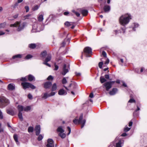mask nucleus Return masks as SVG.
Wrapping results in <instances>:
<instances>
[{
	"label": "nucleus",
	"mask_w": 147,
	"mask_h": 147,
	"mask_svg": "<svg viewBox=\"0 0 147 147\" xmlns=\"http://www.w3.org/2000/svg\"><path fill=\"white\" fill-rule=\"evenodd\" d=\"M131 19L130 14L126 13L122 15L119 18L120 23L123 26H125L128 24Z\"/></svg>",
	"instance_id": "nucleus-1"
},
{
	"label": "nucleus",
	"mask_w": 147,
	"mask_h": 147,
	"mask_svg": "<svg viewBox=\"0 0 147 147\" xmlns=\"http://www.w3.org/2000/svg\"><path fill=\"white\" fill-rule=\"evenodd\" d=\"M20 23L18 21L16 22L14 24H12L10 25V27H17L18 26L17 30L20 31L22 30L24 28L26 25V23L24 22L22 23L20 25Z\"/></svg>",
	"instance_id": "nucleus-2"
},
{
	"label": "nucleus",
	"mask_w": 147,
	"mask_h": 147,
	"mask_svg": "<svg viewBox=\"0 0 147 147\" xmlns=\"http://www.w3.org/2000/svg\"><path fill=\"white\" fill-rule=\"evenodd\" d=\"M83 117V115L82 114L80 115L79 120L76 118L73 120V122L75 124H82L81 128L83 127L86 123V120L85 119H82Z\"/></svg>",
	"instance_id": "nucleus-3"
},
{
	"label": "nucleus",
	"mask_w": 147,
	"mask_h": 147,
	"mask_svg": "<svg viewBox=\"0 0 147 147\" xmlns=\"http://www.w3.org/2000/svg\"><path fill=\"white\" fill-rule=\"evenodd\" d=\"M9 103L8 99L4 96L0 97V107L3 108Z\"/></svg>",
	"instance_id": "nucleus-4"
},
{
	"label": "nucleus",
	"mask_w": 147,
	"mask_h": 147,
	"mask_svg": "<svg viewBox=\"0 0 147 147\" xmlns=\"http://www.w3.org/2000/svg\"><path fill=\"white\" fill-rule=\"evenodd\" d=\"M57 131L59 132V136L62 138H64L66 137V134L64 133V130L63 129L62 127H59L57 129Z\"/></svg>",
	"instance_id": "nucleus-5"
},
{
	"label": "nucleus",
	"mask_w": 147,
	"mask_h": 147,
	"mask_svg": "<svg viewBox=\"0 0 147 147\" xmlns=\"http://www.w3.org/2000/svg\"><path fill=\"white\" fill-rule=\"evenodd\" d=\"M111 79L110 78L108 74H106L104 77L101 76L100 77V81L101 83H104L107 81L111 80Z\"/></svg>",
	"instance_id": "nucleus-6"
},
{
	"label": "nucleus",
	"mask_w": 147,
	"mask_h": 147,
	"mask_svg": "<svg viewBox=\"0 0 147 147\" xmlns=\"http://www.w3.org/2000/svg\"><path fill=\"white\" fill-rule=\"evenodd\" d=\"M84 52L86 57H90L89 55L92 53V49L90 47H86L84 49Z\"/></svg>",
	"instance_id": "nucleus-7"
},
{
	"label": "nucleus",
	"mask_w": 147,
	"mask_h": 147,
	"mask_svg": "<svg viewBox=\"0 0 147 147\" xmlns=\"http://www.w3.org/2000/svg\"><path fill=\"white\" fill-rule=\"evenodd\" d=\"M21 85L23 88L24 89L30 88L32 89H34L35 88V87L31 84V83H22Z\"/></svg>",
	"instance_id": "nucleus-8"
},
{
	"label": "nucleus",
	"mask_w": 147,
	"mask_h": 147,
	"mask_svg": "<svg viewBox=\"0 0 147 147\" xmlns=\"http://www.w3.org/2000/svg\"><path fill=\"white\" fill-rule=\"evenodd\" d=\"M68 68L69 67H67L66 64H64L62 69V71L61 73L62 74L63 76L65 75L66 73L68 72Z\"/></svg>",
	"instance_id": "nucleus-9"
},
{
	"label": "nucleus",
	"mask_w": 147,
	"mask_h": 147,
	"mask_svg": "<svg viewBox=\"0 0 147 147\" xmlns=\"http://www.w3.org/2000/svg\"><path fill=\"white\" fill-rule=\"evenodd\" d=\"M46 146L47 147H54L53 141L52 139H49L48 140Z\"/></svg>",
	"instance_id": "nucleus-10"
},
{
	"label": "nucleus",
	"mask_w": 147,
	"mask_h": 147,
	"mask_svg": "<svg viewBox=\"0 0 147 147\" xmlns=\"http://www.w3.org/2000/svg\"><path fill=\"white\" fill-rule=\"evenodd\" d=\"M123 27L121 28V30L122 31H120V30H115L114 31V32L115 34V35L119 33H121L122 32L123 33H124L125 32V30L126 29L125 27V26H123Z\"/></svg>",
	"instance_id": "nucleus-11"
},
{
	"label": "nucleus",
	"mask_w": 147,
	"mask_h": 147,
	"mask_svg": "<svg viewBox=\"0 0 147 147\" xmlns=\"http://www.w3.org/2000/svg\"><path fill=\"white\" fill-rule=\"evenodd\" d=\"M27 79L30 82H34L35 80V77L32 75L29 74L26 76Z\"/></svg>",
	"instance_id": "nucleus-12"
},
{
	"label": "nucleus",
	"mask_w": 147,
	"mask_h": 147,
	"mask_svg": "<svg viewBox=\"0 0 147 147\" xmlns=\"http://www.w3.org/2000/svg\"><path fill=\"white\" fill-rule=\"evenodd\" d=\"M34 130L36 131V135L37 136L38 135L40 131V125H36Z\"/></svg>",
	"instance_id": "nucleus-13"
},
{
	"label": "nucleus",
	"mask_w": 147,
	"mask_h": 147,
	"mask_svg": "<svg viewBox=\"0 0 147 147\" xmlns=\"http://www.w3.org/2000/svg\"><path fill=\"white\" fill-rule=\"evenodd\" d=\"M44 13L43 12H40L38 18V20L40 22H42L43 20Z\"/></svg>",
	"instance_id": "nucleus-14"
},
{
	"label": "nucleus",
	"mask_w": 147,
	"mask_h": 147,
	"mask_svg": "<svg viewBox=\"0 0 147 147\" xmlns=\"http://www.w3.org/2000/svg\"><path fill=\"white\" fill-rule=\"evenodd\" d=\"M112 83H104V86L105 87L106 90L108 91L109 89L111 88L112 87Z\"/></svg>",
	"instance_id": "nucleus-15"
},
{
	"label": "nucleus",
	"mask_w": 147,
	"mask_h": 147,
	"mask_svg": "<svg viewBox=\"0 0 147 147\" xmlns=\"http://www.w3.org/2000/svg\"><path fill=\"white\" fill-rule=\"evenodd\" d=\"M64 84L63 86L67 90H69V88L73 85L74 86V85H72V83H63Z\"/></svg>",
	"instance_id": "nucleus-16"
},
{
	"label": "nucleus",
	"mask_w": 147,
	"mask_h": 147,
	"mask_svg": "<svg viewBox=\"0 0 147 147\" xmlns=\"http://www.w3.org/2000/svg\"><path fill=\"white\" fill-rule=\"evenodd\" d=\"M58 94L60 95H65L67 94V92L63 89L59 90L58 92Z\"/></svg>",
	"instance_id": "nucleus-17"
},
{
	"label": "nucleus",
	"mask_w": 147,
	"mask_h": 147,
	"mask_svg": "<svg viewBox=\"0 0 147 147\" xmlns=\"http://www.w3.org/2000/svg\"><path fill=\"white\" fill-rule=\"evenodd\" d=\"M8 90H12L15 89V85L13 84L10 83L7 86Z\"/></svg>",
	"instance_id": "nucleus-18"
},
{
	"label": "nucleus",
	"mask_w": 147,
	"mask_h": 147,
	"mask_svg": "<svg viewBox=\"0 0 147 147\" xmlns=\"http://www.w3.org/2000/svg\"><path fill=\"white\" fill-rule=\"evenodd\" d=\"M123 141L122 140H119L118 142L116 144V147H121L123 144Z\"/></svg>",
	"instance_id": "nucleus-19"
},
{
	"label": "nucleus",
	"mask_w": 147,
	"mask_h": 147,
	"mask_svg": "<svg viewBox=\"0 0 147 147\" xmlns=\"http://www.w3.org/2000/svg\"><path fill=\"white\" fill-rule=\"evenodd\" d=\"M51 54H48L47 57L46 58L44 62H48L51 61Z\"/></svg>",
	"instance_id": "nucleus-20"
},
{
	"label": "nucleus",
	"mask_w": 147,
	"mask_h": 147,
	"mask_svg": "<svg viewBox=\"0 0 147 147\" xmlns=\"http://www.w3.org/2000/svg\"><path fill=\"white\" fill-rule=\"evenodd\" d=\"M104 11L105 12H108L109 11L110 9V7L108 5H105L103 8Z\"/></svg>",
	"instance_id": "nucleus-21"
},
{
	"label": "nucleus",
	"mask_w": 147,
	"mask_h": 147,
	"mask_svg": "<svg viewBox=\"0 0 147 147\" xmlns=\"http://www.w3.org/2000/svg\"><path fill=\"white\" fill-rule=\"evenodd\" d=\"M117 90L116 88H113L112 90L109 92V94L111 95H113L115 94L117 92Z\"/></svg>",
	"instance_id": "nucleus-22"
},
{
	"label": "nucleus",
	"mask_w": 147,
	"mask_h": 147,
	"mask_svg": "<svg viewBox=\"0 0 147 147\" xmlns=\"http://www.w3.org/2000/svg\"><path fill=\"white\" fill-rule=\"evenodd\" d=\"M24 108L22 106L19 105L18 106V109L19 111V112H21L22 111H23L24 110Z\"/></svg>",
	"instance_id": "nucleus-23"
},
{
	"label": "nucleus",
	"mask_w": 147,
	"mask_h": 147,
	"mask_svg": "<svg viewBox=\"0 0 147 147\" xmlns=\"http://www.w3.org/2000/svg\"><path fill=\"white\" fill-rule=\"evenodd\" d=\"M7 112L8 114L12 115H13L15 114L14 111L11 110H7Z\"/></svg>",
	"instance_id": "nucleus-24"
},
{
	"label": "nucleus",
	"mask_w": 147,
	"mask_h": 147,
	"mask_svg": "<svg viewBox=\"0 0 147 147\" xmlns=\"http://www.w3.org/2000/svg\"><path fill=\"white\" fill-rule=\"evenodd\" d=\"M52 83H45L44 86L45 88H49L52 86Z\"/></svg>",
	"instance_id": "nucleus-25"
},
{
	"label": "nucleus",
	"mask_w": 147,
	"mask_h": 147,
	"mask_svg": "<svg viewBox=\"0 0 147 147\" xmlns=\"http://www.w3.org/2000/svg\"><path fill=\"white\" fill-rule=\"evenodd\" d=\"M47 55V52L46 51H44L41 53L40 56L44 58L46 55Z\"/></svg>",
	"instance_id": "nucleus-26"
},
{
	"label": "nucleus",
	"mask_w": 147,
	"mask_h": 147,
	"mask_svg": "<svg viewBox=\"0 0 147 147\" xmlns=\"http://www.w3.org/2000/svg\"><path fill=\"white\" fill-rule=\"evenodd\" d=\"M81 12L83 16H86L88 13V11L87 10L84 9L81 11Z\"/></svg>",
	"instance_id": "nucleus-27"
},
{
	"label": "nucleus",
	"mask_w": 147,
	"mask_h": 147,
	"mask_svg": "<svg viewBox=\"0 0 147 147\" xmlns=\"http://www.w3.org/2000/svg\"><path fill=\"white\" fill-rule=\"evenodd\" d=\"M22 57V55L21 54H19L17 55H14L12 57V58L15 59L16 58H18L20 59Z\"/></svg>",
	"instance_id": "nucleus-28"
},
{
	"label": "nucleus",
	"mask_w": 147,
	"mask_h": 147,
	"mask_svg": "<svg viewBox=\"0 0 147 147\" xmlns=\"http://www.w3.org/2000/svg\"><path fill=\"white\" fill-rule=\"evenodd\" d=\"M29 47L30 49H34L36 47V45L35 44H31L29 45Z\"/></svg>",
	"instance_id": "nucleus-29"
},
{
	"label": "nucleus",
	"mask_w": 147,
	"mask_h": 147,
	"mask_svg": "<svg viewBox=\"0 0 147 147\" xmlns=\"http://www.w3.org/2000/svg\"><path fill=\"white\" fill-rule=\"evenodd\" d=\"M52 91L55 90L57 88V86L56 83H54L52 85Z\"/></svg>",
	"instance_id": "nucleus-30"
},
{
	"label": "nucleus",
	"mask_w": 147,
	"mask_h": 147,
	"mask_svg": "<svg viewBox=\"0 0 147 147\" xmlns=\"http://www.w3.org/2000/svg\"><path fill=\"white\" fill-rule=\"evenodd\" d=\"M18 117L20 119L21 121H22L23 120V118L22 117V113L21 112H19L18 114Z\"/></svg>",
	"instance_id": "nucleus-31"
},
{
	"label": "nucleus",
	"mask_w": 147,
	"mask_h": 147,
	"mask_svg": "<svg viewBox=\"0 0 147 147\" xmlns=\"http://www.w3.org/2000/svg\"><path fill=\"white\" fill-rule=\"evenodd\" d=\"M13 137L14 140L16 142L17 144H19V142L18 141L17 135H14Z\"/></svg>",
	"instance_id": "nucleus-32"
},
{
	"label": "nucleus",
	"mask_w": 147,
	"mask_h": 147,
	"mask_svg": "<svg viewBox=\"0 0 147 147\" xmlns=\"http://www.w3.org/2000/svg\"><path fill=\"white\" fill-rule=\"evenodd\" d=\"M6 25V23L5 22L0 24V28H4Z\"/></svg>",
	"instance_id": "nucleus-33"
},
{
	"label": "nucleus",
	"mask_w": 147,
	"mask_h": 147,
	"mask_svg": "<svg viewBox=\"0 0 147 147\" xmlns=\"http://www.w3.org/2000/svg\"><path fill=\"white\" fill-rule=\"evenodd\" d=\"M31 109V107L30 106H28L24 108V110L25 111H28Z\"/></svg>",
	"instance_id": "nucleus-34"
},
{
	"label": "nucleus",
	"mask_w": 147,
	"mask_h": 147,
	"mask_svg": "<svg viewBox=\"0 0 147 147\" xmlns=\"http://www.w3.org/2000/svg\"><path fill=\"white\" fill-rule=\"evenodd\" d=\"M38 135L39 136L37 138V139L38 141H40L43 138V136L41 134L39 135Z\"/></svg>",
	"instance_id": "nucleus-35"
},
{
	"label": "nucleus",
	"mask_w": 147,
	"mask_h": 147,
	"mask_svg": "<svg viewBox=\"0 0 147 147\" xmlns=\"http://www.w3.org/2000/svg\"><path fill=\"white\" fill-rule=\"evenodd\" d=\"M34 130V128L32 127H30L28 129V131L29 133L32 132Z\"/></svg>",
	"instance_id": "nucleus-36"
},
{
	"label": "nucleus",
	"mask_w": 147,
	"mask_h": 147,
	"mask_svg": "<svg viewBox=\"0 0 147 147\" xmlns=\"http://www.w3.org/2000/svg\"><path fill=\"white\" fill-rule=\"evenodd\" d=\"M27 77L26 76L24 78H22L20 79V80L22 82H26L27 81ZM24 83H27L26 82H25Z\"/></svg>",
	"instance_id": "nucleus-37"
},
{
	"label": "nucleus",
	"mask_w": 147,
	"mask_h": 147,
	"mask_svg": "<svg viewBox=\"0 0 147 147\" xmlns=\"http://www.w3.org/2000/svg\"><path fill=\"white\" fill-rule=\"evenodd\" d=\"M32 57V55H31L29 54L28 55H27L26 56V57H25V59H28L31 58Z\"/></svg>",
	"instance_id": "nucleus-38"
},
{
	"label": "nucleus",
	"mask_w": 147,
	"mask_h": 147,
	"mask_svg": "<svg viewBox=\"0 0 147 147\" xmlns=\"http://www.w3.org/2000/svg\"><path fill=\"white\" fill-rule=\"evenodd\" d=\"M48 97H49V94H48L47 93H46L44 94L42 98L44 99H46Z\"/></svg>",
	"instance_id": "nucleus-39"
},
{
	"label": "nucleus",
	"mask_w": 147,
	"mask_h": 147,
	"mask_svg": "<svg viewBox=\"0 0 147 147\" xmlns=\"http://www.w3.org/2000/svg\"><path fill=\"white\" fill-rule=\"evenodd\" d=\"M65 25L67 27H69L71 25V23L68 22H66L65 23Z\"/></svg>",
	"instance_id": "nucleus-40"
},
{
	"label": "nucleus",
	"mask_w": 147,
	"mask_h": 147,
	"mask_svg": "<svg viewBox=\"0 0 147 147\" xmlns=\"http://www.w3.org/2000/svg\"><path fill=\"white\" fill-rule=\"evenodd\" d=\"M72 12L74 13L77 17H79L80 16V13L75 11L74 10H73Z\"/></svg>",
	"instance_id": "nucleus-41"
},
{
	"label": "nucleus",
	"mask_w": 147,
	"mask_h": 147,
	"mask_svg": "<svg viewBox=\"0 0 147 147\" xmlns=\"http://www.w3.org/2000/svg\"><path fill=\"white\" fill-rule=\"evenodd\" d=\"M39 8V7L37 5H36L34 6V7L32 8V10L33 11H35L37 10Z\"/></svg>",
	"instance_id": "nucleus-42"
},
{
	"label": "nucleus",
	"mask_w": 147,
	"mask_h": 147,
	"mask_svg": "<svg viewBox=\"0 0 147 147\" xmlns=\"http://www.w3.org/2000/svg\"><path fill=\"white\" fill-rule=\"evenodd\" d=\"M53 77L51 76H49L47 78V80H49V81H51L53 80Z\"/></svg>",
	"instance_id": "nucleus-43"
},
{
	"label": "nucleus",
	"mask_w": 147,
	"mask_h": 147,
	"mask_svg": "<svg viewBox=\"0 0 147 147\" xmlns=\"http://www.w3.org/2000/svg\"><path fill=\"white\" fill-rule=\"evenodd\" d=\"M103 64V63L102 62H100L98 63V66L101 69L102 68V66Z\"/></svg>",
	"instance_id": "nucleus-44"
},
{
	"label": "nucleus",
	"mask_w": 147,
	"mask_h": 147,
	"mask_svg": "<svg viewBox=\"0 0 147 147\" xmlns=\"http://www.w3.org/2000/svg\"><path fill=\"white\" fill-rule=\"evenodd\" d=\"M130 129V128H129L127 127H125V128H124V131L125 132H127Z\"/></svg>",
	"instance_id": "nucleus-45"
},
{
	"label": "nucleus",
	"mask_w": 147,
	"mask_h": 147,
	"mask_svg": "<svg viewBox=\"0 0 147 147\" xmlns=\"http://www.w3.org/2000/svg\"><path fill=\"white\" fill-rule=\"evenodd\" d=\"M135 102V100L133 98L130 99L128 101V102L130 103Z\"/></svg>",
	"instance_id": "nucleus-46"
},
{
	"label": "nucleus",
	"mask_w": 147,
	"mask_h": 147,
	"mask_svg": "<svg viewBox=\"0 0 147 147\" xmlns=\"http://www.w3.org/2000/svg\"><path fill=\"white\" fill-rule=\"evenodd\" d=\"M102 55L104 57H106L107 56V54L104 51H102Z\"/></svg>",
	"instance_id": "nucleus-47"
},
{
	"label": "nucleus",
	"mask_w": 147,
	"mask_h": 147,
	"mask_svg": "<svg viewBox=\"0 0 147 147\" xmlns=\"http://www.w3.org/2000/svg\"><path fill=\"white\" fill-rule=\"evenodd\" d=\"M67 81L66 79V78H64L62 81V83H67Z\"/></svg>",
	"instance_id": "nucleus-48"
},
{
	"label": "nucleus",
	"mask_w": 147,
	"mask_h": 147,
	"mask_svg": "<svg viewBox=\"0 0 147 147\" xmlns=\"http://www.w3.org/2000/svg\"><path fill=\"white\" fill-rule=\"evenodd\" d=\"M25 8L26 9V12H28L29 11V7L28 6H26L25 7Z\"/></svg>",
	"instance_id": "nucleus-49"
},
{
	"label": "nucleus",
	"mask_w": 147,
	"mask_h": 147,
	"mask_svg": "<svg viewBox=\"0 0 147 147\" xmlns=\"http://www.w3.org/2000/svg\"><path fill=\"white\" fill-rule=\"evenodd\" d=\"M3 118V113L0 110V119H2Z\"/></svg>",
	"instance_id": "nucleus-50"
},
{
	"label": "nucleus",
	"mask_w": 147,
	"mask_h": 147,
	"mask_svg": "<svg viewBox=\"0 0 147 147\" xmlns=\"http://www.w3.org/2000/svg\"><path fill=\"white\" fill-rule=\"evenodd\" d=\"M47 62H44L43 63V64L49 67H51V65L47 63Z\"/></svg>",
	"instance_id": "nucleus-51"
},
{
	"label": "nucleus",
	"mask_w": 147,
	"mask_h": 147,
	"mask_svg": "<svg viewBox=\"0 0 147 147\" xmlns=\"http://www.w3.org/2000/svg\"><path fill=\"white\" fill-rule=\"evenodd\" d=\"M67 129L69 131V133L67 134V135H68L71 132V129L69 127H67Z\"/></svg>",
	"instance_id": "nucleus-52"
},
{
	"label": "nucleus",
	"mask_w": 147,
	"mask_h": 147,
	"mask_svg": "<svg viewBox=\"0 0 147 147\" xmlns=\"http://www.w3.org/2000/svg\"><path fill=\"white\" fill-rule=\"evenodd\" d=\"M55 92H52L50 94H49V96H53L55 94Z\"/></svg>",
	"instance_id": "nucleus-53"
},
{
	"label": "nucleus",
	"mask_w": 147,
	"mask_h": 147,
	"mask_svg": "<svg viewBox=\"0 0 147 147\" xmlns=\"http://www.w3.org/2000/svg\"><path fill=\"white\" fill-rule=\"evenodd\" d=\"M55 68L54 69V70H57L59 68L58 66L57 65H56V64H55Z\"/></svg>",
	"instance_id": "nucleus-54"
},
{
	"label": "nucleus",
	"mask_w": 147,
	"mask_h": 147,
	"mask_svg": "<svg viewBox=\"0 0 147 147\" xmlns=\"http://www.w3.org/2000/svg\"><path fill=\"white\" fill-rule=\"evenodd\" d=\"M31 15L30 14H27L24 16L25 19L28 18V17L30 16Z\"/></svg>",
	"instance_id": "nucleus-55"
},
{
	"label": "nucleus",
	"mask_w": 147,
	"mask_h": 147,
	"mask_svg": "<svg viewBox=\"0 0 147 147\" xmlns=\"http://www.w3.org/2000/svg\"><path fill=\"white\" fill-rule=\"evenodd\" d=\"M28 98L30 99H32V95L31 94H30L28 95Z\"/></svg>",
	"instance_id": "nucleus-56"
},
{
	"label": "nucleus",
	"mask_w": 147,
	"mask_h": 147,
	"mask_svg": "<svg viewBox=\"0 0 147 147\" xmlns=\"http://www.w3.org/2000/svg\"><path fill=\"white\" fill-rule=\"evenodd\" d=\"M138 26H139V25L138 24H134V27L133 28V30L134 31H135V30L134 29V28L137 27H138Z\"/></svg>",
	"instance_id": "nucleus-57"
},
{
	"label": "nucleus",
	"mask_w": 147,
	"mask_h": 147,
	"mask_svg": "<svg viewBox=\"0 0 147 147\" xmlns=\"http://www.w3.org/2000/svg\"><path fill=\"white\" fill-rule=\"evenodd\" d=\"M75 74L77 76H80L81 75V74L80 73L76 72Z\"/></svg>",
	"instance_id": "nucleus-58"
},
{
	"label": "nucleus",
	"mask_w": 147,
	"mask_h": 147,
	"mask_svg": "<svg viewBox=\"0 0 147 147\" xmlns=\"http://www.w3.org/2000/svg\"><path fill=\"white\" fill-rule=\"evenodd\" d=\"M132 124H133V122L132 121H130V122H129V127L131 126L132 125Z\"/></svg>",
	"instance_id": "nucleus-59"
},
{
	"label": "nucleus",
	"mask_w": 147,
	"mask_h": 147,
	"mask_svg": "<svg viewBox=\"0 0 147 147\" xmlns=\"http://www.w3.org/2000/svg\"><path fill=\"white\" fill-rule=\"evenodd\" d=\"M109 60L108 59H107L105 63V64H108L109 63Z\"/></svg>",
	"instance_id": "nucleus-60"
},
{
	"label": "nucleus",
	"mask_w": 147,
	"mask_h": 147,
	"mask_svg": "<svg viewBox=\"0 0 147 147\" xmlns=\"http://www.w3.org/2000/svg\"><path fill=\"white\" fill-rule=\"evenodd\" d=\"M18 14H17L16 15H15L13 16V17L14 18H16L18 16Z\"/></svg>",
	"instance_id": "nucleus-61"
},
{
	"label": "nucleus",
	"mask_w": 147,
	"mask_h": 147,
	"mask_svg": "<svg viewBox=\"0 0 147 147\" xmlns=\"http://www.w3.org/2000/svg\"><path fill=\"white\" fill-rule=\"evenodd\" d=\"M93 94L92 93H91L89 95V97L91 98H93Z\"/></svg>",
	"instance_id": "nucleus-62"
},
{
	"label": "nucleus",
	"mask_w": 147,
	"mask_h": 147,
	"mask_svg": "<svg viewBox=\"0 0 147 147\" xmlns=\"http://www.w3.org/2000/svg\"><path fill=\"white\" fill-rule=\"evenodd\" d=\"M69 14V12L68 11L65 12L64 13V15L65 16H67Z\"/></svg>",
	"instance_id": "nucleus-63"
},
{
	"label": "nucleus",
	"mask_w": 147,
	"mask_h": 147,
	"mask_svg": "<svg viewBox=\"0 0 147 147\" xmlns=\"http://www.w3.org/2000/svg\"><path fill=\"white\" fill-rule=\"evenodd\" d=\"M5 32H3L2 31H0V35H4L5 34Z\"/></svg>",
	"instance_id": "nucleus-64"
}]
</instances>
